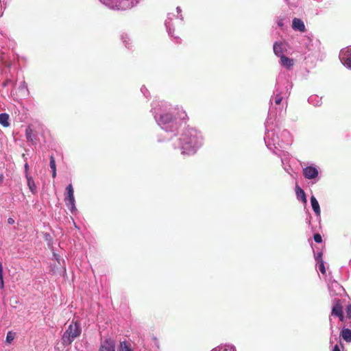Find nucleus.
Wrapping results in <instances>:
<instances>
[{
  "instance_id": "obj_1",
  "label": "nucleus",
  "mask_w": 351,
  "mask_h": 351,
  "mask_svg": "<svg viewBox=\"0 0 351 351\" xmlns=\"http://www.w3.org/2000/svg\"><path fill=\"white\" fill-rule=\"evenodd\" d=\"M182 154H190L195 152L198 145L197 135L195 130L189 129L182 134L179 138Z\"/></svg>"
},
{
  "instance_id": "obj_2",
  "label": "nucleus",
  "mask_w": 351,
  "mask_h": 351,
  "mask_svg": "<svg viewBox=\"0 0 351 351\" xmlns=\"http://www.w3.org/2000/svg\"><path fill=\"white\" fill-rule=\"evenodd\" d=\"M82 332V328L77 322H72L64 332L62 340L64 345H70Z\"/></svg>"
},
{
  "instance_id": "obj_3",
  "label": "nucleus",
  "mask_w": 351,
  "mask_h": 351,
  "mask_svg": "<svg viewBox=\"0 0 351 351\" xmlns=\"http://www.w3.org/2000/svg\"><path fill=\"white\" fill-rule=\"evenodd\" d=\"M64 200L66 204L71 209L75 208L74 191L71 184H69L66 188V196Z\"/></svg>"
},
{
  "instance_id": "obj_4",
  "label": "nucleus",
  "mask_w": 351,
  "mask_h": 351,
  "mask_svg": "<svg viewBox=\"0 0 351 351\" xmlns=\"http://www.w3.org/2000/svg\"><path fill=\"white\" fill-rule=\"evenodd\" d=\"M341 60L343 65L351 69V47L346 48L341 53Z\"/></svg>"
},
{
  "instance_id": "obj_5",
  "label": "nucleus",
  "mask_w": 351,
  "mask_h": 351,
  "mask_svg": "<svg viewBox=\"0 0 351 351\" xmlns=\"http://www.w3.org/2000/svg\"><path fill=\"white\" fill-rule=\"evenodd\" d=\"M303 175L306 179H314L318 176V171L315 167L308 166L303 169Z\"/></svg>"
},
{
  "instance_id": "obj_6",
  "label": "nucleus",
  "mask_w": 351,
  "mask_h": 351,
  "mask_svg": "<svg viewBox=\"0 0 351 351\" xmlns=\"http://www.w3.org/2000/svg\"><path fill=\"white\" fill-rule=\"evenodd\" d=\"M99 351H115L114 342L110 339H106L101 343Z\"/></svg>"
},
{
  "instance_id": "obj_7",
  "label": "nucleus",
  "mask_w": 351,
  "mask_h": 351,
  "mask_svg": "<svg viewBox=\"0 0 351 351\" xmlns=\"http://www.w3.org/2000/svg\"><path fill=\"white\" fill-rule=\"evenodd\" d=\"M333 302L334 305L332 308L331 315L335 317L341 315V314L343 313V306L341 304L340 300L338 299H335Z\"/></svg>"
},
{
  "instance_id": "obj_8",
  "label": "nucleus",
  "mask_w": 351,
  "mask_h": 351,
  "mask_svg": "<svg viewBox=\"0 0 351 351\" xmlns=\"http://www.w3.org/2000/svg\"><path fill=\"white\" fill-rule=\"evenodd\" d=\"M292 27L294 30H298L300 32H304L306 31L304 23L300 19L294 18L293 19Z\"/></svg>"
},
{
  "instance_id": "obj_9",
  "label": "nucleus",
  "mask_w": 351,
  "mask_h": 351,
  "mask_svg": "<svg viewBox=\"0 0 351 351\" xmlns=\"http://www.w3.org/2000/svg\"><path fill=\"white\" fill-rule=\"evenodd\" d=\"M173 121H176V117L171 113L167 112L160 115V121L163 124H167Z\"/></svg>"
},
{
  "instance_id": "obj_10",
  "label": "nucleus",
  "mask_w": 351,
  "mask_h": 351,
  "mask_svg": "<svg viewBox=\"0 0 351 351\" xmlns=\"http://www.w3.org/2000/svg\"><path fill=\"white\" fill-rule=\"evenodd\" d=\"M280 63L283 66L289 69L293 65V60L283 55L280 57Z\"/></svg>"
},
{
  "instance_id": "obj_11",
  "label": "nucleus",
  "mask_w": 351,
  "mask_h": 351,
  "mask_svg": "<svg viewBox=\"0 0 351 351\" xmlns=\"http://www.w3.org/2000/svg\"><path fill=\"white\" fill-rule=\"evenodd\" d=\"M295 193L298 199L302 200L304 204H306V194L302 189H301L298 185L295 186Z\"/></svg>"
},
{
  "instance_id": "obj_12",
  "label": "nucleus",
  "mask_w": 351,
  "mask_h": 351,
  "mask_svg": "<svg viewBox=\"0 0 351 351\" xmlns=\"http://www.w3.org/2000/svg\"><path fill=\"white\" fill-rule=\"evenodd\" d=\"M340 337L346 342H351V330L343 328L341 331Z\"/></svg>"
},
{
  "instance_id": "obj_13",
  "label": "nucleus",
  "mask_w": 351,
  "mask_h": 351,
  "mask_svg": "<svg viewBox=\"0 0 351 351\" xmlns=\"http://www.w3.org/2000/svg\"><path fill=\"white\" fill-rule=\"evenodd\" d=\"M311 203L312 208H313V211L315 212V213L317 215H319L320 212H321L319 205V203H318L317 199L313 195L311 196Z\"/></svg>"
},
{
  "instance_id": "obj_14",
  "label": "nucleus",
  "mask_w": 351,
  "mask_h": 351,
  "mask_svg": "<svg viewBox=\"0 0 351 351\" xmlns=\"http://www.w3.org/2000/svg\"><path fill=\"white\" fill-rule=\"evenodd\" d=\"M26 178L27 180V186L29 190L33 193H36V186L34 183L33 178L28 176V173L26 174Z\"/></svg>"
},
{
  "instance_id": "obj_15",
  "label": "nucleus",
  "mask_w": 351,
  "mask_h": 351,
  "mask_svg": "<svg viewBox=\"0 0 351 351\" xmlns=\"http://www.w3.org/2000/svg\"><path fill=\"white\" fill-rule=\"evenodd\" d=\"M274 52L277 56H283V49L282 43H275L274 44Z\"/></svg>"
},
{
  "instance_id": "obj_16",
  "label": "nucleus",
  "mask_w": 351,
  "mask_h": 351,
  "mask_svg": "<svg viewBox=\"0 0 351 351\" xmlns=\"http://www.w3.org/2000/svg\"><path fill=\"white\" fill-rule=\"evenodd\" d=\"M9 115L6 113L0 114V124L3 127H8L9 123Z\"/></svg>"
},
{
  "instance_id": "obj_17",
  "label": "nucleus",
  "mask_w": 351,
  "mask_h": 351,
  "mask_svg": "<svg viewBox=\"0 0 351 351\" xmlns=\"http://www.w3.org/2000/svg\"><path fill=\"white\" fill-rule=\"evenodd\" d=\"M175 116L176 117V120L179 119L180 121H182L183 122L186 123L187 119V114L184 111L178 110Z\"/></svg>"
},
{
  "instance_id": "obj_18",
  "label": "nucleus",
  "mask_w": 351,
  "mask_h": 351,
  "mask_svg": "<svg viewBox=\"0 0 351 351\" xmlns=\"http://www.w3.org/2000/svg\"><path fill=\"white\" fill-rule=\"evenodd\" d=\"M118 351H133L130 346L128 345L126 341H122L120 343Z\"/></svg>"
},
{
  "instance_id": "obj_19",
  "label": "nucleus",
  "mask_w": 351,
  "mask_h": 351,
  "mask_svg": "<svg viewBox=\"0 0 351 351\" xmlns=\"http://www.w3.org/2000/svg\"><path fill=\"white\" fill-rule=\"evenodd\" d=\"M32 133H33L32 129L29 126L27 127L25 130V136H26V138L27 139V141H33Z\"/></svg>"
},
{
  "instance_id": "obj_20",
  "label": "nucleus",
  "mask_w": 351,
  "mask_h": 351,
  "mask_svg": "<svg viewBox=\"0 0 351 351\" xmlns=\"http://www.w3.org/2000/svg\"><path fill=\"white\" fill-rule=\"evenodd\" d=\"M49 165H50V167H51V170L56 169V161H55V158H54L53 156H50Z\"/></svg>"
},
{
  "instance_id": "obj_21",
  "label": "nucleus",
  "mask_w": 351,
  "mask_h": 351,
  "mask_svg": "<svg viewBox=\"0 0 351 351\" xmlns=\"http://www.w3.org/2000/svg\"><path fill=\"white\" fill-rule=\"evenodd\" d=\"M14 338V334L12 332H8L6 336V341L11 343Z\"/></svg>"
},
{
  "instance_id": "obj_22",
  "label": "nucleus",
  "mask_w": 351,
  "mask_h": 351,
  "mask_svg": "<svg viewBox=\"0 0 351 351\" xmlns=\"http://www.w3.org/2000/svg\"><path fill=\"white\" fill-rule=\"evenodd\" d=\"M283 97L281 95V94H277L275 97V104L276 105H279L281 104V101L282 100Z\"/></svg>"
},
{
  "instance_id": "obj_23",
  "label": "nucleus",
  "mask_w": 351,
  "mask_h": 351,
  "mask_svg": "<svg viewBox=\"0 0 351 351\" xmlns=\"http://www.w3.org/2000/svg\"><path fill=\"white\" fill-rule=\"evenodd\" d=\"M319 269L322 274H324L326 273L324 263L322 260H321L320 262L319 263Z\"/></svg>"
},
{
  "instance_id": "obj_24",
  "label": "nucleus",
  "mask_w": 351,
  "mask_h": 351,
  "mask_svg": "<svg viewBox=\"0 0 351 351\" xmlns=\"http://www.w3.org/2000/svg\"><path fill=\"white\" fill-rule=\"evenodd\" d=\"M313 238L316 243H322V236L319 233L315 234Z\"/></svg>"
},
{
  "instance_id": "obj_25",
  "label": "nucleus",
  "mask_w": 351,
  "mask_h": 351,
  "mask_svg": "<svg viewBox=\"0 0 351 351\" xmlns=\"http://www.w3.org/2000/svg\"><path fill=\"white\" fill-rule=\"evenodd\" d=\"M346 316L348 319H351V305L346 307Z\"/></svg>"
},
{
  "instance_id": "obj_26",
  "label": "nucleus",
  "mask_w": 351,
  "mask_h": 351,
  "mask_svg": "<svg viewBox=\"0 0 351 351\" xmlns=\"http://www.w3.org/2000/svg\"><path fill=\"white\" fill-rule=\"evenodd\" d=\"M0 288L1 289H3L4 288V282H3V274H0Z\"/></svg>"
},
{
  "instance_id": "obj_27",
  "label": "nucleus",
  "mask_w": 351,
  "mask_h": 351,
  "mask_svg": "<svg viewBox=\"0 0 351 351\" xmlns=\"http://www.w3.org/2000/svg\"><path fill=\"white\" fill-rule=\"evenodd\" d=\"M8 223L9 224H13V223H14V219H13V218H12V217L8 218Z\"/></svg>"
},
{
  "instance_id": "obj_28",
  "label": "nucleus",
  "mask_w": 351,
  "mask_h": 351,
  "mask_svg": "<svg viewBox=\"0 0 351 351\" xmlns=\"http://www.w3.org/2000/svg\"><path fill=\"white\" fill-rule=\"evenodd\" d=\"M153 340H154V343H155V345L157 346V348H160V346H159V345H158V339H157V338H156V337H153Z\"/></svg>"
},
{
  "instance_id": "obj_29",
  "label": "nucleus",
  "mask_w": 351,
  "mask_h": 351,
  "mask_svg": "<svg viewBox=\"0 0 351 351\" xmlns=\"http://www.w3.org/2000/svg\"><path fill=\"white\" fill-rule=\"evenodd\" d=\"M332 351H341L338 345H335L333 348Z\"/></svg>"
},
{
  "instance_id": "obj_30",
  "label": "nucleus",
  "mask_w": 351,
  "mask_h": 351,
  "mask_svg": "<svg viewBox=\"0 0 351 351\" xmlns=\"http://www.w3.org/2000/svg\"><path fill=\"white\" fill-rule=\"evenodd\" d=\"M337 317L339 319V320L341 322H344V316H343V313L341 314V315H339L337 316Z\"/></svg>"
},
{
  "instance_id": "obj_31",
  "label": "nucleus",
  "mask_w": 351,
  "mask_h": 351,
  "mask_svg": "<svg viewBox=\"0 0 351 351\" xmlns=\"http://www.w3.org/2000/svg\"><path fill=\"white\" fill-rule=\"evenodd\" d=\"M56 176V169L52 170V177L54 178Z\"/></svg>"
},
{
  "instance_id": "obj_32",
  "label": "nucleus",
  "mask_w": 351,
  "mask_h": 351,
  "mask_svg": "<svg viewBox=\"0 0 351 351\" xmlns=\"http://www.w3.org/2000/svg\"><path fill=\"white\" fill-rule=\"evenodd\" d=\"M25 172H26V174L28 173L27 171H28V169H29V166H28V164L26 163L25 165Z\"/></svg>"
},
{
  "instance_id": "obj_33",
  "label": "nucleus",
  "mask_w": 351,
  "mask_h": 351,
  "mask_svg": "<svg viewBox=\"0 0 351 351\" xmlns=\"http://www.w3.org/2000/svg\"><path fill=\"white\" fill-rule=\"evenodd\" d=\"M0 274H3V267L1 263H0Z\"/></svg>"
},
{
  "instance_id": "obj_34",
  "label": "nucleus",
  "mask_w": 351,
  "mask_h": 351,
  "mask_svg": "<svg viewBox=\"0 0 351 351\" xmlns=\"http://www.w3.org/2000/svg\"><path fill=\"white\" fill-rule=\"evenodd\" d=\"M3 175L0 174V183H1L3 182Z\"/></svg>"
},
{
  "instance_id": "obj_35",
  "label": "nucleus",
  "mask_w": 351,
  "mask_h": 351,
  "mask_svg": "<svg viewBox=\"0 0 351 351\" xmlns=\"http://www.w3.org/2000/svg\"><path fill=\"white\" fill-rule=\"evenodd\" d=\"M322 253H319V254H318V256H318V258H321V257H322Z\"/></svg>"
}]
</instances>
